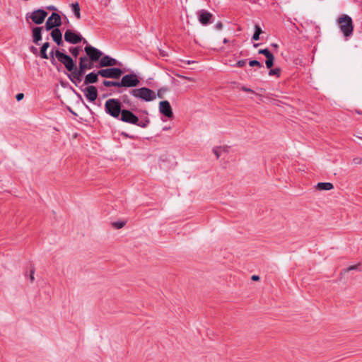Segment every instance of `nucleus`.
I'll return each instance as SVG.
<instances>
[{
	"instance_id": "de8ad7c7",
	"label": "nucleus",
	"mask_w": 362,
	"mask_h": 362,
	"mask_svg": "<svg viewBox=\"0 0 362 362\" xmlns=\"http://www.w3.org/2000/svg\"><path fill=\"white\" fill-rule=\"evenodd\" d=\"M184 62L186 63L187 64H192L196 63L195 61H192H192L191 60H187V61H185Z\"/></svg>"
},
{
	"instance_id": "7ed1b4c3",
	"label": "nucleus",
	"mask_w": 362,
	"mask_h": 362,
	"mask_svg": "<svg viewBox=\"0 0 362 362\" xmlns=\"http://www.w3.org/2000/svg\"><path fill=\"white\" fill-rule=\"evenodd\" d=\"M105 112L114 118H119L122 110V103L118 99L110 98L105 103Z\"/></svg>"
},
{
	"instance_id": "9b49d317",
	"label": "nucleus",
	"mask_w": 362,
	"mask_h": 362,
	"mask_svg": "<svg viewBox=\"0 0 362 362\" xmlns=\"http://www.w3.org/2000/svg\"><path fill=\"white\" fill-rule=\"evenodd\" d=\"M159 111L161 114L168 118H171L173 116L172 107L168 100H163L160 102Z\"/></svg>"
},
{
	"instance_id": "aec40b11",
	"label": "nucleus",
	"mask_w": 362,
	"mask_h": 362,
	"mask_svg": "<svg viewBox=\"0 0 362 362\" xmlns=\"http://www.w3.org/2000/svg\"><path fill=\"white\" fill-rule=\"evenodd\" d=\"M49 47V42H45L41 48H40V57L44 59H49V56L48 54H47V49Z\"/></svg>"
},
{
	"instance_id": "1a4fd4ad",
	"label": "nucleus",
	"mask_w": 362,
	"mask_h": 362,
	"mask_svg": "<svg viewBox=\"0 0 362 362\" xmlns=\"http://www.w3.org/2000/svg\"><path fill=\"white\" fill-rule=\"evenodd\" d=\"M119 119L124 122L136 125L138 124L139 117L129 110H123Z\"/></svg>"
},
{
	"instance_id": "f257e3e1",
	"label": "nucleus",
	"mask_w": 362,
	"mask_h": 362,
	"mask_svg": "<svg viewBox=\"0 0 362 362\" xmlns=\"http://www.w3.org/2000/svg\"><path fill=\"white\" fill-rule=\"evenodd\" d=\"M129 93L134 98L146 102L153 101L156 98L155 92L146 87L132 89Z\"/></svg>"
},
{
	"instance_id": "c85d7f7f",
	"label": "nucleus",
	"mask_w": 362,
	"mask_h": 362,
	"mask_svg": "<svg viewBox=\"0 0 362 362\" xmlns=\"http://www.w3.org/2000/svg\"><path fill=\"white\" fill-rule=\"evenodd\" d=\"M69 52L74 57H77L80 52V48L78 47H71Z\"/></svg>"
},
{
	"instance_id": "ddd939ff",
	"label": "nucleus",
	"mask_w": 362,
	"mask_h": 362,
	"mask_svg": "<svg viewBox=\"0 0 362 362\" xmlns=\"http://www.w3.org/2000/svg\"><path fill=\"white\" fill-rule=\"evenodd\" d=\"M118 64L117 59L110 57L108 55H103L99 62L100 67H110L116 66Z\"/></svg>"
},
{
	"instance_id": "dca6fc26",
	"label": "nucleus",
	"mask_w": 362,
	"mask_h": 362,
	"mask_svg": "<svg viewBox=\"0 0 362 362\" xmlns=\"http://www.w3.org/2000/svg\"><path fill=\"white\" fill-rule=\"evenodd\" d=\"M50 35L53 41L55 42L57 45H61L63 43L62 34L59 28L53 29L50 33Z\"/></svg>"
},
{
	"instance_id": "2f4dec72",
	"label": "nucleus",
	"mask_w": 362,
	"mask_h": 362,
	"mask_svg": "<svg viewBox=\"0 0 362 362\" xmlns=\"http://www.w3.org/2000/svg\"><path fill=\"white\" fill-rule=\"evenodd\" d=\"M249 65L250 66H257L259 68L262 67V64L257 60H250L249 62Z\"/></svg>"
},
{
	"instance_id": "9d476101",
	"label": "nucleus",
	"mask_w": 362,
	"mask_h": 362,
	"mask_svg": "<svg viewBox=\"0 0 362 362\" xmlns=\"http://www.w3.org/2000/svg\"><path fill=\"white\" fill-rule=\"evenodd\" d=\"M64 40L67 42L71 44H78L81 42L83 40V38L81 35L77 34L71 30L68 29L66 30L64 33Z\"/></svg>"
},
{
	"instance_id": "7c9ffc66",
	"label": "nucleus",
	"mask_w": 362,
	"mask_h": 362,
	"mask_svg": "<svg viewBox=\"0 0 362 362\" xmlns=\"http://www.w3.org/2000/svg\"><path fill=\"white\" fill-rule=\"evenodd\" d=\"M258 53L260 54H264L266 58L269 56H270L271 54H272V53L268 49H259L258 51Z\"/></svg>"
},
{
	"instance_id": "393cba45",
	"label": "nucleus",
	"mask_w": 362,
	"mask_h": 362,
	"mask_svg": "<svg viewBox=\"0 0 362 362\" xmlns=\"http://www.w3.org/2000/svg\"><path fill=\"white\" fill-rule=\"evenodd\" d=\"M103 84L105 87H118V88H119V81H116L104 80L103 81Z\"/></svg>"
},
{
	"instance_id": "58836bf2",
	"label": "nucleus",
	"mask_w": 362,
	"mask_h": 362,
	"mask_svg": "<svg viewBox=\"0 0 362 362\" xmlns=\"http://www.w3.org/2000/svg\"><path fill=\"white\" fill-rule=\"evenodd\" d=\"M215 28L216 30H221L223 28V23L221 21H218L216 23Z\"/></svg>"
},
{
	"instance_id": "b1692460",
	"label": "nucleus",
	"mask_w": 362,
	"mask_h": 362,
	"mask_svg": "<svg viewBox=\"0 0 362 362\" xmlns=\"http://www.w3.org/2000/svg\"><path fill=\"white\" fill-rule=\"evenodd\" d=\"M72 11L77 19L81 18L80 6L78 2L72 4Z\"/></svg>"
},
{
	"instance_id": "6ab92c4d",
	"label": "nucleus",
	"mask_w": 362,
	"mask_h": 362,
	"mask_svg": "<svg viewBox=\"0 0 362 362\" xmlns=\"http://www.w3.org/2000/svg\"><path fill=\"white\" fill-rule=\"evenodd\" d=\"M88 59L86 56L81 57L79 59V64L78 66L81 67V65L83 66V69H91L93 67V64L89 62L88 63Z\"/></svg>"
},
{
	"instance_id": "a18cd8bd",
	"label": "nucleus",
	"mask_w": 362,
	"mask_h": 362,
	"mask_svg": "<svg viewBox=\"0 0 362 362\" xmlns=\"http://www.w3.org/2000/svg\"><path fill=\"white\" fill-rule=\"evenodd\" d=\"M30 279L31 280V281H34V269H31L30 270Z\"/></svg>"
},
{
	"instance_id": "cd10ccee",
	"label": "nucleus",
	"mask_w": 362,
	"mask_h": 362,
	"mask_svg": "<svg viewBox=\"0 0 362 362\" xmlns=\"http://www.w3.org/2000/svg\"><path fill=\"white\" fill-rule=\"evenodd\" d=\"M126 224L124 221H116L112 223V226L116 229H120L123 228Z\"/></svg>"
},
{
	"instance_id": "4468645a",
	"label": "nucleus",
	"mask_w": 362,
	"mask_h": 362,
	"mask_svg": "<svg viewBox=\"0 0 362 362\" xmlns=\"http://www.w3.org/2000/svg\"><path fill=\"white\" fill-rule=\"evenodd\" d=\"M212 17L213 15L207 11L201 10L199 12V21L204 25H206L211 23Z\"/></svg>"
},
{
	"instance_id": "09e8293b",
	"label": "nucleus",
	"mask_w": 362,
	"mask_h": 362,
	"mask_svg": "<svg viewBox=\"0 0 362 362\" xmlns=\"http://www.w3.org/2000/svg\"><path fill=\"white\" fill-rule=\"evenodd\" d=\"M47 8L49 11L56 10V8L54 6H49Z\"/></svg>"
},
{
	"instance_id": "0eeeda50",
	"label": "nucleus",
	"mask_w": 362,
	"mask_h": 362,
	"mask_svg": "<svg viewBox=\"0 0 362 362\" xmlns=\"http://www.w3.org/2000/svg\"><path fill=\"white\" fill-rule=\"evenodd\" d=\"M48 13L44 9L38 8L33 11L30 14L28 13L26 15V18L28 19L29 18L34 23L40 25L45 21V19Z\"/></svg>"
},
{
	"instance_id": "6e6d98bb",
	"label": "nucleus",
	"mask_w": 362,
	"mask_h": 362,
	"mask_svg": "<svg viewBox=\"0 0 362 362\" xmlns=\"http://www.w3.org/2000/svg\"><path fill=\"white\" fill-rule=\"evenodd\" d=\"M168 129H169V128H168V127H164V128H163V130H168Z\"/></svg>"
},
{
	"instance_id": "a19ab883",
	"label": "nucleus",
	"mask_w": 362,
	"mask_h": 362,
	"mask_svg": "<svg viewBox=\"0 0 362 362\" xmlns=\"http://www.w3.org/2000/svg\"><path fill=\"white\" fill-rule=\"evenodd\" d=\"M180 78H185L189 81L194 82L195 81V79L194 78L184 76H180Z\"/></svg>"
},
{
	"instance_id": "bb28decb",
	"label": "nucleus",
	"mask_w": 362,
	"mask_h": 362,
	"mask_svg": "<svg viewBox=\"0 0 362 362\" xmlns=\"http://www.w3.org/2000/svg\"><path fill=\"white\" fill-rule=\"evenodd\" d=\"M281 70L280 68H275V69H270L269 71V76L275 75L277 77H279L280 74H281Z\"/></svg>"
},
{
	"instance_id": "f8f14e48",
	"label": "nucleus",
	"mask_w": 362,
	"mask_h": 362,
	"mask_svg": "<svg viewBox=\"0 0 362 362\" xmlns=\"http://www.w3.org/2000/svg\"><path fill=\"white\" fill-rule=\"evenodd\" d=\"M86 98L90 102H94L98 98V90L94 86H88L82 90Z\"/></svg>"
},
{
	"instance_id": "2eb2a0df",
	"label": "nucleus",
	"mask_w": 362,
	"mask_h": 362,
	"mask_svg": "<svg viewBox=\"0 0 362 362\" xmlns=\"http://www.w3.org/2000/svg\"><path fill=\"white\" fill-rule=\"evenodd\" d=\"M42 27H34L32 29L33 42L35 45H39V42L42 40Z\"/></svg>"
},
{
	"instance_id": "c756f323",
	"label": "nucleus",
	"mask_w": 362,
	"mask_h": 362,
	"mask_svg": "<svg viewBox=\"0 0 362 362\" xmlns=\"http://www.w3.org/2000/svg\"><path fill=\"white\" fill-rule=\"evenodd\" d=\"M246 62H247L246 59H241V60L238 61L235 64H233L231 66L233 67H235V66L243 67L244 66H245Z\"/></svg>"
},
{
	"instance_id": "c03bdc74",
	"label": "nucleus",
	"mask_w": 362,
	"mask_h": 362,
	"mask_svg": "<svg viewBox=\"0 0 362 362\" xmlns=\"http://www.w3.org/2000/svg\"><path fill=\"white\" fill-rule=\"evenodd\" d=\"M259 39V35L257 33H254L252 36V40H258Z\"/></svg>"
},
{
	"instance_id": "c9c22d12",
	"label": "nucleus",
	"mask_w": 362,
	"mask_h": 362,
	"mask_svg": "<svg viewBox=\"0 0 362 362\" xmlns=\"http://www.w3.org/2000/svg\"><path fill=\"white\" fill-rule=\"evenodd\" d=\"M359 266V264H356V265H351L349 267H347L346 269H344L343 270L344 272L346 273V272H349L350 271H352V270H354V269H356L358 268V267Z\"/></svg>"
},
{
	"instance_id": "ea45409f",
	"label": "nucleus",
	"mask_w": 362,
	"mask_h": 362,
	"mask_svg": "<svg viewBox=\"0 0 362 362\" xmlns=\"http://www.w3.org/2000/svg\"><path fill=\"white\" fill-rule=\"evenodd\" d=\"M24 98L23 93H18L16 95V98L18 101L21 100Z\"/></svg>"
},
{
	"instance_id": "f03ea898",
	"label": "nucleus",
	"mask_w": 362,
	"mask_h": 362,
	"mask_svg": "<svg viewBox=\"0 0 362 362\" xmlns=\"http://www.w3.org/2000/svg\"><path fill=\"white\" fill-rule=\"evenodd\" d=\"M337 23L345 37H350L353 34L354 25L352 19L349 16L346 14L341 15L337 20Z\"/></svg>"
},
{
	"instance_id": "3c124183",
	"label": "nucleus",
	"mask_w": 362,
	"mask_h": 362,
	"mask_svg": "<svg viewBox=\"0 0 362 362\" xmlns=\"http://www.w3.org/2000/svg\"><path fill=\"white\" fill-rule=\"evenodd\" d=\"M272 46L273 47L276 48H276H278V47H279V46H278V45H277V44H276V43H272Z\"/></svg>"
},
{
	"instance_id": "864d4df0",
	"label": "nucleus",
	"mask_w": 362,
	"mask_h": 362,
	"mask_svg": "<svg viewBox=\"0 0 362 362\" xmlns=\"http://www.w3.org/2000/svg\"><path fill=\"white\" fill-rule=\"evenodd\" d=\"M259 44H258V43H257V44H254V47H258V46H259Z\"/></svg>"
},
{
	"instance_id": "f704fd0d",
	"label": "nucleus",
	"mask_w": 362,
	"mask_h": 362,
	"mask_svg": "<svg viewBox=\"0 0 362 362\" xmlns=\"http://www.w3.org/2000/svg\"><path fill=\"white\" fill-rule=\"evenodd\" d=\"M54 25H52L50 23H49V21L47 19L46 23H45V29L46 30H52L53 29H54Z\"/></svg>"
},
{
	"instance_id": "72a5a7b5",
	"label": "nucleus",
	"mask_w": 362,
	"mask_h": 362,
	"mask_svg": "<svg viewBox=\"0 0 362 362\" xmlns=\"http://www.w3.org/2000/svg\"><path fill=\"white\" fill-rule=\"evenodd\" d=\"M54 56H55V52L52 50L50 52V53H49V58H50L52 64L54 65V66H56L57 63H56V61H55Z\"/></svg>"
},
{
	"instance_id": "e433bc0d",
	"label": "nucleus",
	"mask_w": 362,
	"mask_h": 362,
	"mask_svg": "<svg viewBox=\"0 0 362 362\" xmlns=\"http://www.w3.org/2000/svg\"><path fill=\"white\" fill-rule=\"evenodd\" d=\"M221 147L215 148L213 150V151H214V154L216 155L217 159L220 157V152H219L218 149H221Z\"/></svg>"
},
{
	"instance_id": "a211bd4d",
	"label": "nucleus",
	"mask_w": 362,
	"mask_h": 362,
	"mask_svg": "<svg viewBox=\"0 0 362 362\" xmlns=\"http://www.w3.org/2000/svg\"><path fill=\"white\" fill-rule=\"evenodd\" d=\"M47 19L52 25H54L55 28H58L62 25L61 16L57 13H52Z\"/></svg>"
},
{
	"instance_id": "412c9836",
	"label": "nucleus",
	"mask_w": 362,
	"mask_h": 362,
	"mask_svg": "<svg viewBox=\"0 0 362 362\" xmlns=\"http://www.w3.org/2000/svg\"><path fill=\"white\" fill-rule=\"evenodd\" d=\"M334 186L331 182H319L316 185V189L318 190H330L333 189Z\"/></svg>"
},
{
	"instance_id": "39448f33",
	"label": "nucleus",
	"mask_w": 362,
	"mask_h": 362,
	"mask_svg": "<svg viewBox=\"0 0 362 362\" xmlns=\"http://www.w3.org/2000/svg\"><path fill=\"white\" fill-rule=\"evenodd\" d=\"M55 57L60 63L64 65L68 71H74L75 64L69 55L57 49L55 51Z\"/></svg>"
},
{
	"instance_id": "13d9d810",
	"label": "nucleus",
	"mask_w": 362,
	"mask_h": 362,
	"mask_svg": "<svg viewBox=\"0 0 362 362\" xmlns=\"http://www.w3.org/2000/svg\"><path fill=\"white\" fill-rule=\"evenodd\" d=\"M158 95L159 98H162V96L159 93L158 94Z\"/></svg>"
},
{
	"instance_id": "20e7f679",
	"label": "nucleus",
	"mask_w": 362,
	"mask_h": 362,
	"mask_svg": "<svg viewBox=\"0 0 362 362\" xmlns=\"http://www.w3.org/2000/svg\"><path fill=\"white\" fill-rule=\"evenodd\" d=\"M139 84V78L134 73L124 75L119 81V88H134L138 86Z\"/></svg>"
},
{
	"instance_id": "4d7b16f0",
	"label": "nucleus",
	"mask_w": 362,
	"mask_h": 362,
	"mask_svg": "<svg viewBox=\"0 0 362 362\" xmlns=\"http://www.w3.org/2000/svg\"><path fill=\"white\" fill-rule=\"evenodd\" d=\"M83 43H87V41L86 40H83Z\"/></svg>"
},
{
	"instance_id": "4c0bfd02",
	"label": "nucleus",
	"mask_w": 362,
	"mask_h": 362,
	"mask_svg": "<svg viewBox=\"0 0 362 362\" xmlns=\"http://www.w3.org/2000/svg\"><path fill=\"white\" fill-rule=\"evenodd\" d=\"M353 162L356 165L361 164L362 163V158H358V157L355 158L353 159Z\"/></svg>"
},
{
	"instance_id": "49530a36",
	"label": "nucleus",
	"mask_w": 362,
	"mask_h": 362,
	"mask_svg": "<svg viewBox=\"0 0 362 362\" xmlns=\"http://www.w3.org/2000/svg\"><path fill=\"white\" fill-rule=\"evenodd\" d=\"M251 279L252 281H258L259 279V276L257 275H253Z\"/></svg>"
},
{
	"instance_id": "5701e85b",
	"label": "nucleus",
	"mask_w": 362,
	"mask_h": 362,
	"mask_svg": "<svg viewBox=\"0 0 362 362\" xmlns=\"http://www.w3.org/2000/svg\"><path fill=\"white\" fill-rule=\"evenodd\" d=\"M83 68V66L82 65H81V67L78 66V68L74 66V71H71L69 72L70 74L82 77L84 75L86 71Z\"/></svg>"
},
{
	"instance_id": "603ef678",
	"label": "nucleus",
	"mask_w": 362,
	"mask_h": 362,
	"mask_svg": "<svg viewBox=\"0 0 362 362\" xmlns=\"http://www.w3.org/2000/svg\"><path fill=\"white\" fill-rule=\"evenodd\" d=\"M228 40L227 38H224L223 43H228Z\"/></svg>"
},
{
	"instance_id": "423d86ee",
	"label": "nucleus",
	"mask_w": 362,
	"mask_h": 362,
	"mask_svg": "<svg viewBox=\"0 0 362 362\" xmlns=\"http://www.w3.org/2000/svg\"><path fill=\"white\" fill-rule=\"evenodd\" d=\"M98 74L103 78L119 79L123 74V71L120 68L110 67L98 70Z\"/></svg>"
},
{
	"instance_id": "5fc2aeb1",
	"label": "nucleus",
	"mask_w": 362,
	"mask_h": 362,
	"mask_svg": "<svg viewBox=\"0 0 362 362\" xmlns=\"http://www.w3.org/2000/svg\"><path fill=\"white\" fill-rule=\"evenodd\" d=\"M122 135L125 136L126 137L128 136V135L127 134H125V133H122Z\"/></svg>"
},
{
	"instance_id": "6e6552de",
	"label": "nucleus",
	"mask_w": 362,
	"mask_h": 362,
	"mask_svg": "<svg viewBox=\"0 0 362 362\" xmlns=\"http://www.w3.org/2000/svg\"><path fill=\"white\" fill-rule=\"evenodd\" d=\"M84 50L86 53V57L90 59V62L93 64V62H98L99 59L100 60L101 57L103 53L99 50L98 49L88 45L85 47Z\"/></svg>"
},
{
	"instance_id": "37998d69",
	"label": "nucleus",
	"mask_w": 362,
	"mask_h": 362,
	"mask_svg": "<svg viewBox=\"0 0 362 362\" xmlns=\"http://www.w3.org/2000/svg\"><path fill=\"white\" fill-rule=\"evenodd\" d=\"M255 33H257L260 35L262 33V30L258 25H255Z\"/></svg>"
},
{
	"instance_id": "a878e982",
	"label": "nucleus",
	"mask_w": 362,
	"mask_h": 362,
	"mask_svg": "<svg viewBox=\"0 0 362 362\" xmlns=\"http://www.w3.org/2000/svg\"><path fill=\"white\" fill-rule=\"evenodd\" d=\"M274 57L272 54L267 57L265 64L268 69H271L274 65Z\"/></svg>"
},
{
	"instance_id": "473e14b6",
	"label": "nucleus",
	"mask_w": 362,
	"mask_h": 362,
	"mask_svg": "<svg viewBox=\"0 0 362 362\" xmlns=\"http://www.w3.org/2000/svg\"><path fill=\"white\" fill-rule=\"evenodd\" d=\"M148 123H149V119H146L144 121H141V122H140L139 120L138 124H136V125L139 126L140 127H142V128H145L148 125Z\"/></svg>"
},
{
	"instance_id": "8fccbe9b",
	"label": "nucleus",
	"mask_w": 362,
	"mask_h": 362,
	"mask_svg": "<svg viewBox=\"0 0 362 362\" xmlns=\"http://www.w3.org/2000/svg\"><path fill=\"white\" fill-rule=\"evenodd\" d=\"M31 51L32 52H33L34 54H35L37 51V48L34 47H31Z\"/></svg>"
},
{
	"instance_id": "79ce46f5",
	"label": "nucleus",
	"mask_w": 362,
	"mask_h": 362,
	"mask_svg": "<svg viewBox=\"0 0 362 362\" xmlns=\"http://www.w3.org/2000/svg\"><path fill=\"white\" fill-rule=\"evenodd\" d=\"M241 89H242L243 91H245V92L254 93V91H253L252 89H250V88H247V87H245V86H243V87L241 88Z\"/></svg>"
},
{
	"instance_id": "4be33fe9",
	"label": "nucleus",
	"mask_w": 362,
	"mask_h": 362,
	"mask_svg": "<svg viewBox=\"0 0 362 362\" xmlns=\"http://www.w3.org/2000/svg\"><path fill=\"white\" fill-rule=\"evenodd\" d=\"M69 79L76 86H78L79 83L82 81V77L76 76L72 74L67 75Z\"/></svg>"
},
{
	"instance_id": "f3484780",
	"label": "nucleus",
	"mask_w": 362,
	"mask_h": 362,
	"mask_svg": "<svg viewBox=\"0 0 362 362\" xmlns=\"http://www.w3.org/2000/svg\"><path fill=\"white\" fill-rule=\"evenodd\" d=\"M98 76H100V74H98V71L97 73L91 72V73L88 74L85 76V79H84V82H83L84 85H89V84L97 83L98 81Z\"/></svg>"
}]
</instances>
